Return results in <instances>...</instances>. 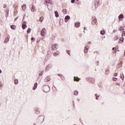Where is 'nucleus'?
Masks as SVG:
<instances>
[{
	"label": "nucleus",
	"instance_id": "nucleus-8",
	"mask_svg": "<svg viewBox=\"0 0 125 125\" xmlns=\"http://www.w3.org/2000/svg\"><path fill=\"white\" fill-rule=\"evenodd\" d=\"M70 19V16H66L64 18V22H67Z\"/></svg>",
	"mask_w": 125,
	"mask_h": 125
},
{
	"label": "nucleus",
	"instance_id": "nucleus-42",
	"mask_svg": "<svg viewBox=\"0 0 125 125\" xmlns=\"http://www.w3.org/2000/svg\"><path fill=\"white\" fill-rule=\"evenodd\" d=\"M2 86V83H0V87H1Z\"/></svg>",
	"mask_w": 125,
	"mask_h": 125
},
{
	"label": "nucleus",
	"instance_id": "nucleus-26",
	"mask_svg": "<svg viewBox=\"0 0 125 125\" xmlns=\"http://www.w3.org/2000/svg\"><path fill=\"white\" fill-rule=\"evenodd\" d=\"M31 11L34 12L35 11V8H34V6L32 5L31 7Z\"/></svg>",
	"mask_w": 125,
	"mask_h": 125
},
{
	"label": "nucleus",
	"instance_id": "nucleus-17",
	"mask_svg": "<svg viewBox=\"0 0 125 125\" xmlns=\"http://www.w3.org/2000/svg\"><path fill=\"white\" fill-rule=\"evenodd\" d=\"M84 52L85 53H86V52H87L88 50V46H87L86 47H85V49H84Z\"/></svg>",
	"mask_w": 125,
	"mask_h": 125
},
{
	"label": "nucleus",
	"instance_id": "nucleus-55",
	"mask_svg": "<svg viewBox=\"0 0 125 125\" xmlns=\"http://www.w3.org/2000/svg\"><path fill=\"white\" fill-rule=\"evenodd\" d=\"M121 40H122L121 39H120V41H121Z\"/></svg>",
	"mask_w": 125,
	"mask_h": 125
},
{
	"label": "nucleus",
	"instance_id": "nucleus-6",
	"mask_svg": "<svg viewBox=\"0 0 125 125\" xmlns=\"http://www.w3.org/2000/svg\"><path fill=\"white\" fill-rule=\"evenodd\" d=\"M26 21H23L22 23V28L23 29H26V28H27V25H26Z\"/></svg>",
	"mask_w": 125,
	"mask_h": 125
},
{
	"label": "nucleus",
	"instance_id": "nucleus-28",
	"mask_svg": "<svg viewBox=\"0 0 125 125\" xmlns=\"http://www.w3.org/2000/svg\"><path fill=\"white\" fill-rule=\"evenodd\" d=\"M123 77H122V75L120 76V78L122 79V80H124L125 79V77L124 76V74H122Z\"/></svg>",
	"mask_w": 125,
	"mask_h": 125
},
{
	"label": "nucleus",
	"instance_id": "nucleus-21",
	"mask_svg": "<svg viewBox=\"0 0 125 125\" xmlns=\"http://www.w3.org/2000/svg\"><path fill=\"white\" fill-rule=\"evenodd\" d=\"M9 41V39L8 38H7L4 40V43H6L8 41Z\"/></svg>",
	"mask_w": 125,
	"mask_h": 125
},
{
	"label": "nucleus",
	"instance_id": "nucleus-45",
	"mask_svg": "<svg viewBox=\"0 0 125 125\" xmlns=\"http://www.w3.org/2000/svg\"><path fill=\"white\" fill-rule=\"evenodd\" d=\"M58 76H59V77H61V76H62V75H61V74H58Z\"/></svg>",
	"mask_w": 125,
	"mask_h": 125
},
{
	"label": "nucleus",
	"instance_id": "nucleus-12",
	"mask_svg": "<svg viewBox=\"0 0 125 125\" xmlns=\"http://www.w3.org/2000/svg\"><path fill=\"white\" fill-rule=\"evenodd\" d=\"M35 114H37V115H39V114H40V110H39V108H35Z\"/></svg>",
	"mask_w": 125,
	"mask_h": 125
},
{
	"label": "nucleus",
	"instance_id": "nucleus-33",
	"mask_svg": "<svg viewBox=\"0 0 125 125\" xmlns=\"http://www.w3.org/2000/svg\"><path fill=\"white\" fill-rule=\"evenodd\" d=\"M124 36H125V31H123L122 33V36L124 37Z\"/></svg>",
	"mask_w": 125,
	"mask_h": 125
},
{
	"label": "nucleus",
	"instance_id": "nucleus-53",
	"mask_svg": "<svg viewBox=\"0 0 125 125\" xmlns=\"http://www.w3.org/2000/svg\"><path fill=\"white\" fill-rule=\"evenodd\" d=\"M84 30H85V27H84Z\"/></svg>",
	"mask_w": 125,
	"mask_h": 125
},
{
	"label": "nucleus",
	"instance_id": "nucleus-16",
	"mask_svg": "<svg viewBox=\"0 0 125 125\" xmlns=\"http://www.w3.org/2000/svg\"><path fill=\"white\" fill-rule=\"evenodd\" d=\"M31 31H32V29H31L30 28H29L27 31V34H30Z\"/></svg>",
	"mask_w": 125,
	"mask_h": 125
},
{
	"label": "nucleus",
	"instance_id": "nucleus-44",
	"mask_svg": "<svg viewBox=\"0 0 125 125\" xmlns=\"http://www.w3.org/2000/svg\"><path fill=\"white\" fill-rule=\"evenodd\" d=\"M17 19H18V17L16 18L15 19V21H16V20H17Z\"/></svg>",
	"mask_w": 125,
	"mask_h": 125
},
{
	"label": "nucleus",
	"instance_id": "nucleus-23",
	"mask_svg": "<svg viewBox=\"0 0 125 125\" xmlns=\"http://www.w3.org/2000/svg\"><path fill=\"white\" fill-rule=\"evenodd\" d=\"M14 83H15V84H18L19 81H18V79H15Z\"/></svg>",
	"mask_w": 125,
	"mask_h": 125
},
{
	"label": "nucleus",
	"instance_id": "nucleus-27",
	"mask_svg": "<svg viewBox=\"0 0 125 125\" xmlns=\"http://www.w3.org/2000/svg\"><path fill=\"white\" fill-rule=\"evenodd\" d=\"M43 20V17H41L39 20L40 22H42Z\"/></svg>",
	"mask_w": 125,
	"mask_h": 125
},
{
	"label": "nucleus",
	"instance_id": "nucleus-38",
	"mask_svg": "<svg viewBox=\"0 0 125 125\" xmlns=\"http://www.w3.org/2000/svg\"><path fill=\"white\" fill-rule=\"evenodd\" d=\"M105 74H109V70H106L105 72Z\"/></svg>",
	"mask_w": 125,
	"mask_h": 125
},
{
	"label": "nucleus",
	"instance_id": "nucleus-36",
	"mask_svg": "<svg viewBox=\"0 0 125 125\" xmlns=\"http://www.w3.org/2000/svg\"><path fill=\"white\" fill-rule=\"evenodd\" d=\"M6 4H4V5H3V8H6Z\"/></svg>",
	"mask_w": 125,
	"mask_h": 125
},
{
	"label": "nucleus",
	"instance_id": "nucleus-46",
	"mask_svg": "<svg viewBox=\"0 0 125 125\" xmlns=\"http://www.w3.org/2000/svg\"><path fill=\"white\" fill-rule=\"evenodd\" d=\"M88 44H91V42H88Z\"/></svg>",
	"mask_w": 125,
	"mask_h": 125
},
{
	"label": "nucleus",
	"instance_id": "nucleus-13",
	"mask_svg": "<svg viewBox=\"0 0 125 125\" xmlns=\"http://www.w3.org/2000/svg\"><path fill=\"white\" fill-rule=\"evenodd\" d=\"M38 86V83H36L34 84V86L33 88V90H35V89H37V87Z\"/></svg>",
	"mask_w": 125,
	"mask_h": 125
},
{
	"label": "nucleus",
	"instance_id": "nucleus-30",
	"mask_svg": "<svg viewBox=\"0 0 125 125\" xmlns=\"http://www.w3.org/2000/svg\"><path fill=\"white\" fill-rule=\"evenodd\" d=\"M62 11H63V12L64 13V12H65V14H67V12H66V11H67V10L64 9H63Z\"/></svg>",
	"mask_w": 125,
	"mask_h": 125
},
{
	"label": "nucleus",
	"instance_id": "nucleus-18",
	"mask_svg": "<svg viewBox=\"0 0 125 125\" xmlns=\"http://www.w3.org/2000/svg\"><path fill=\"white\" fill-rule=\"evenodd\" d=\"M11 28L12 29V30H15L16 26L14 25H11Z\"/></svg>",
	"mask_w": 125,
	"mask_h": 125
},
{
	"label": "nucleus",
	"instance_id": "nucleus-3",
	"mask_svg": "<svg viewBox=\"0 0 125 125\" xmlns=\"http://www.w3.org/2000/svg\"><path fill=\"white\" fill-rule=\"evenodd\" d=\"M98 4H100V0H95L94 3L95 8H97Z\"/></svg>",
	"mask_w": 125,
	"mask_h": 125
},
{
	"label": "nucleus",
	"instance_id": "nucleus-54",
	"mask_svg": "<svg viewBox=\"0 0 125 125\" xmlns=\"http://www.w3.org/2000/svg\"><path fill=\"white\" fill-rule=\"evenodd\" d=\"M77 0V1H78L79 0Z\"/></svg>",
	"mask_w": 125,
	"mask_h": 125
},
{
	"label": "nucleus",
	"instance_id": "nucleus-19",
	"mask_svg": "<svg viewBox=\"0 0 125 125\" xmlns=\"http://www.w3.org/2000/svg\"><path fill=\"white\" fill-rule=\"evenodd\" d=\"M80 24H81V23L80 22L75 23V26L77 27H79L80 26Z\"/></svg>",
	"mask_w": 125,
	"mask_h": 125
},
{
	"label": "nucleus",
	"instance_id": "nucleus-4",
	"mask_svg": "<svg viewBox=\"0 0 125 125\" xmlns=\"http://www.w3.org/2000/svg\"><path fill=\"white\" fill-rule=\"evenodd\" d=\"M96 21H97V20L96 19V18L95 17L92 18V25H95V23H96Z\"/></svg>",
	"mask_w": 125,
	"mask_h": 125
},
{
	"label": "nucleus",
	"instance_id": "nucleus-14",
	"mask_svg": "<svg viewBox=\"0 0 125 125\" xmlns=\"http://www.w3.org/2000/svg\"><path fill=\"white\" fill-rule=\"evenodd\" d=\"M118 19L119 20H121V19H124V15L121 14L119 16Z\"/></svg>",
	"mask_w": 125,
	"mask_h": 125
},
{
	"label": "nucleus",
	"instance_id": "nucleus-20",
	"mask_svg": "<svg viewBox=\"0 0 125 125\" xmlns=\"http://www.w3.org/2000/svg\"><path fill=\"white\" fill-rule=\"evenodd\" d=\"M54 56H58V55H59V52H57L56 53H54L53 54Z\"/></svg>",
	"mask_w": 125,
	"mask_h": 125
},
{
	"label": "nucleus",
	"instance_id": "nucleus-49",
	"mask_svg": "<svg viewBox=\"0 0 125 125\" xmlns=\"http://www.w3.org/2000/svg\"><path fill=\"white\" fill-rule=\"evenodd\" d=\"M34 40V38H31V41H33Z\"/></svg>",
	"mask_w": 125,
	"mask_h": 125
},
{
	"label": "nucleus",
	"instance_id": "nucleus-48",
	"mask_svg": "<svg viewBox=\"0 0 125 125\" xmlns=\"http://www.w3.org/2000/svg\"><path fill=\"white\" fill-rule=\"evenodd\" d=\"M113 50H116V48H115V47H114V48H113Z\"/></svg>",
	"mask_w": 125,
	"mask_h": 125
},
{
	"label": "nucleus",
	"instance_id": "nucleus-35",
	"mask_svg": "<svg viewBox=\"0 0 125 125\" xmlns=\"http://www.w3.org/2000/svg\"><path fill=\"white\" fill-rule=\"evenodd\" d=\"M70 50H67V54H68V55H70Z\"/></svg>",
	"mask_w": 125,
	"mask_h": 125
},
{
	"label": "nucleus",
	"instance_id": "nucleus-15",
	"mask_svg": "<svg viewBox=\"0 0 125 125\" xmlns=\"http://www.w3.org/2000/svg\"><path fill=\"white\" fill-rule=\"evenodd\" d=\"M74 81L75 82H79V81H80V78H79L78 77H74Z\"/></svg>",
	"mask_w": 125,
	"mask_h": 125
},
{
	"label": "nucleus",
	"instance_id": "nucleus-29",
	"mask_svg": "<svg viewBox=\"0 0 125 125\" xmlns=\"http://www.w3.org/2000/svg\"><path fill=\"white\" fill-rule=\"evenodd\" d=\"M112 80L114 81V82H116L117 80H118L117 78H113Z\"/></svg>",
	"mask_w": 125,
	"mask_h": 125
},
{
	"label": "nucleus",
	"instance_id": "nucleus-2",
	"mask_svg": "<svg viewBox=\"0 0 125 125\" xmlns=\"http://www.w3.org/2000/svg\"><path fill=\"white\" fill-rule=\"evenodd\" d=\"M41 35L42 37H44V36L46 35V29H45V28L42 29Z\"/></svg>",
	"mask_w": 125,
	"mask_h": 125
},
{
	"label": "nucleus",
	"instance_id": "nucleus-50",
	"mask_svg": "<svg viewBox=\"0 0 125 125\" xmlns=\"http://www.w3.org/2000/svg\"><path fill=\"white\" fill-rule=\"evenodd\" d=\"M1 70L0 69V74H1Z\"/></svg>",
	"mask_w": 125,
	"mask_h": 125
},
{
	"label": "nucleus",
	"instance_id": "nucleus-41",
	"mask_svg": "<svg viewBox=\"0 0 125 125\" xmlns=\"http://www.w3.org/2000/svg\"><path fill=\"white\" fill-rule=\"evenodd\" d=\"M61 78L62 80H64V77L62 76H62H61Z\"/></svg>",
	"mask_w": 125,
	"mask_h": 125
},
{
	"label": "nucleus",
	"instance_id": "nucleus-9",
	"mask_svg": "<svg viewBox=\"0 0 125 125\" xmlns=\"http://www.w3.org/2000/svg\"><path fill=\"white\" fill-rule=\"evenodd\" d=\"M49 81H50V77H49V76L46 77L44 79V82H45L46 83L49 82Z\"/></svg>",
	"mask_w": 125,
	"mask_h": 125
},
{
	"label": "nucleus",
	"instance_id": "nucleus-11",
	"mask_svg": "<svg viewBox=\"0 0 125 125\" xmlns=\"http://www.w3.org/2000/svg\"><path fill=\"white\" fill-rule=\"evenodd\" d=\"M55 17H56L57 18H58V17H59V14L58 13V11H55Z\"/></svg>",
	"mask_w": 125,
	"mask_h": 125
},
{
	"label": "nucleus",
	"instance_id": "nucleus-34",
	"mask_svg": "<svg viewBox=\"0 0 125 125\" xmlns=\"http://www.w3.org/2000/svg\"><path fill=\"white\" fill-rule=\"evenodd\" d=\"M118 39H119V38H118V37L116 36V37L114 38V41H117V40H118Z\"/></svg>",
	"mask_w": 125,
	"mask_h": 125
},
{
	"label": "nucleus",
	"instance_id": "nucleus-5",
	"mask_svg": "<svg viewBox=\"0 0 125 125\" xmlns=\"http://www.w3.org/2000/svg\"><path fill=\"white\" fill-rule=\"evenodd\" d=\"M52 67V64H49L46 68L45 72H46V71H48V70H50Z\"/></svg>",
	"mask_w": 125,
	"mask_h": 125
},
{
	"label": "nucleus",
	"instance_id": "nucleus-47",
	"mask_svg": "<svg viewBox=\"0 0 125 125\" xmlns=\"http://www.w3.org/2000/svg\"><path fill=\"white\" fill-rule=\"evenodd\" d=\"M121 39H122V42H123L124 41V38H121Z\"/></svg>",
	"mask_w": 125,
	"mask_h": 125
},
{
	"label": "nucleus",
	"instance_id": "nucleus-31",
	"mask_svg": "<svg viewBox=\"0 0 125 125\" xmlns=\"http://www.w3.org/2000/svg\"><path fill=\"white\" fill-rule=\"evenodd\" d=\"M43 72H44V71H42L41 73H39V76H42V74H43Z\"/></svg>",
	"mask_w": 125,
	"mask_h": 125
},
{
	"label": "nucleus",
	"instance_id": "nucleus-40",
	"mask_svg": "<svg viewBox=\"0 0 125 125\" xmlns=\"http://www.w3.org/2000/svg\"><path fill=\"white\" fill-rule=\"evenodd\" d=\"M114 76V77H117L118 76V73H115Z\"/></svg>",
	"mask_w": 125,
	"mask_h": 125
},
{
	"label": "nucleus",
	"instance_id": "nucleus-39",
	"mask_svg": "<svg viewBox=\"0 0 125 125\" xmlns=\"http://www.w3.org/2000/svg\"><path fill=\"white\" fill-rule=\"evenodd\" d=\"M71 2L74 3V2H75V0H71Z\"/></svg>",
	"mask_w": 125,
	"mask_h": 125
},
{
	"label": "nucleus",
	"instance_id": "nucleus-51",
	"mask_svg": "<svg viewBox=\"0 0 125 125\" xmlns=\"http://www.w3.org/2000/svg\"><path fill=\"white\" fill-rule=\"evenodd\" d=\"M96 99L97 100V99H98V97H96Z\"/></svg>",
	"mask_w": 125,
	"mask_h": 125
},
{
	"label": "nucleus",
	"instance_id": "nucleus-25",
	"mask_svg": "<svg viewBox=\"0 0 125 125\" xmlns=\"http://www.w3.org/2000/svg\"><path fill=\"white\" fill-rule=\"evenodd\" d=\"M122 67V62H120L119 65L117 67V69H119V68H121Z\"/></svg>",
	"mask_w": 125,
	"mask_h": 125
},
{
	"label": "nucleus",
	"instance_id": "nucleus-32",
	"mask_svg": "<svg viewBox=\"0 0 125 125\" xmlns=\"http://www.w3.org/2000/svg\"><path fill=\"white\" fill-rule=\"evenodd\" d=\"M79 93L78 92V91H75L74 92V95H77Z\"/></svg>",
	"mask_w": 125,
	"mask_h": 125
},
{
	"label": "nucleus",
	"instance_id": "nucleus-43",
	"mask_svg": "<svg viewBox=\"0 0 125 125\" xmlns=\"http://www.w3.org/2000/svg\"><path fill=\"white\" fill-rule=\"evenodd\" d=\"M95 96H96V97H100L99 95L97 96V94H96L95 95Z\"/></svg>",
	"mask_w": 125,
	"mask_h": 125
},
{
	"label": "nucleus",
	"instance_id": "nucleus-52",
	"mask_svg": "<svg viewBox=\"0 0 125 125\" xmlns=\"http://www.w3.org/2000/svg\"><path fill=\"white\" fill-rule=\"evenodd\" d=\"M124 86L125 87V83L124 84Z\"/></svg>",
	"mask_w": 125,
	"mask_h": 125
},
{
	"label": "nucleus",
	"instance_id": "nucleus-1",
	"mask_svg": "<svg viewBox=\"0 0 125 125\" xmlns=\"http://www.w3.org/2000/svg\"><path fill=\"white\" fill-rule=\"evenodd\" d=\"M50 90V88H49V86L48 85H45L42 87V90L44 92H48Z\"/></svg>",
	"mask_w": 125,
	"mask_h": 125
},
{
	"label": "nucleus",
	"instance_id": "nucleus-24",
	"mask_svg": "<svg viewBox=\"0 0 125 125\" xmlns=\"http://www.w3.org/2000/svg\"><path fill=\"white\" fill-rule=\"evenodd\" d=\"M101 35H102L103 36H104V35H105V31L104 30H102L101 31Z\"/></svg>",
	"mask_w": 125,
	"mask_h": 125
},
{
	"label": "nucleus",
	"instance_id": "nucleus-37",
	"mask_svg": "<svg viewBox=\"0 0 125 125\" xmlns=\"http://www.w3.org/2000/svg\"><path fill=\"white\" fill-rule=\"evenodd\" d=\"M9 12V9L7 8V13L8 14V13Z\"/></svg>",
	"mask_w": 125,
	"mask_h": 125
},
{
	"label": "nucleus",
	"instance_id": "nucleus-22",
	"mask_svg": "<svg viewBox=\"0 0 125 125\" xmlns=\"http://www.w3.org/2000/svg\"><path fill=\"white\" fill-rule=\"evenodd\" d=\"M21 7L22 8V10H25L26 9V5H23Z\"/></svg>",
	"mask_w": 125,
	"mask_h": 125
},
{
	"label": "nucleus",
	"instance_id": "nucleus-56",
	"mask_svg": "<svg viewBox=\"0 0 125 125\" xmlns=\"http://www.w3.org/2000/svg\"><path fill=\"white\" fill-rule=\"evenodd\" d=\"M92 7H93V6H92Z\"/></svg>",
	"mask_w": 125,
	"mask_h": 125
},
{
	"label": "nucleus",
	"instance_id": "nucleus-7",
	"mask_svg": "<svg viewBox=\"0 0 125 125\" xmlns=\"http://www.w3.org/2000/svg\"><path fill=\"white\" fill-rule=\"evenodd\" d=\"M45 2L46 3V5H47V8H48V3L51 4V0H45Z\"/></svg>",
	"mask_w": 125,
	"mask_h": 125
},
{
	"label": "nucleus",
	"instance_id": "nucleus-10",
	"mask_svg": "<svg viewBox=\"0 0 125 125\" xmlns=\"http://www.w3.org/2000/svg\"><path fill=\"white\" fill-rule=\"evenodd\" d=\"M52 47L53 49H57L58 48V44H54L52 45Z\"/></svg>",
	"mask_w": 125,
	"mask_h": 125
}]
</instances>
